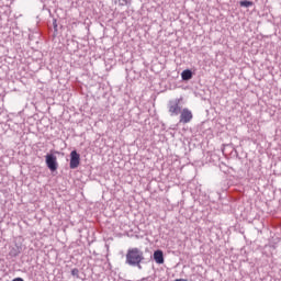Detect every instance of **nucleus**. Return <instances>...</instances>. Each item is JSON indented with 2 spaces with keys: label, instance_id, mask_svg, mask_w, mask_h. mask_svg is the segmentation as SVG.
Segmentation results:
<instances>
[{
  "label": "nucleus",
  "instance_id": "7",
  "mask_svg": "<svg viewBox=\"0 0 281 281\" xmlns=\"http://www.w3.org/2000/svg\"><path fill=\"white\" fill-rule=\"evenodd\" d=\"M154 260L156 265H164L166 262V259L164 258V250L157 249L154 251Z\"/></svg>",
  "mask_w": 281,
  "mask_h": 281
},
{
  "label": "nucleus",
  "instance_id": "6",
  "mask_svg": "<svg viewBox=\"0 0 281 281\" xmlns=\"http://www.w3.org/2000/svg\"><path fill=\"white\" fill-rule=\"evenodd\" d=\"M22 251H23V245L15 243L14 246L9 251V256L11 258H16Z\"/></svg>",
  "mask_w": 281,
  "mask_h": 281
},
{
  "label": "nucleus",
  "instance_id": "10",
  "mask_svg": "<svg viewBox=\"0 0 281 281\" xmlns=\"http://www.w3.org/2000/svg\"><path fill=\"white\" fill-rule=\"evenodd\" d=\"M80 270H78V268H74L71 270V276H74V278H80Z\"/></svg>",
  "mask_w": 281,
  "mask_h": 281
},
{
  "label": "nucleus",
  "instance_id": "4",
  "mask_svg": "<svg viewBox=\"0 0 281 281\" xmlns=\"http://www.w3.org/2000/svg\"><path fill=\"white\" fill-rule=\"evenodd\" d=\"M181 100L177 99L169 102V113L170 115H178L181 113V108L179 106Z\"/></svg>",
  "mask_w": 281,
  "mask_h": 281
},
{
  "label": "nucleus",
  "instance_id": "1",
  "mask_svg": "<svg viewBox=\"0 0 281 281\" xmlns=\"http://www.w3.org/2000/svg\"><path fill=\"white\" fill-rule=\"evenodd\" d=\"M146 260V257L144 256V250H142L138 247H132L128 248L125 255V265L128 267H136L138 271H142L144 267V261Z\"/></svg>",
  "mask_w": 281,
  "mask_h": 281
},
{
  "label": "nucleus",
  "instance_id": "9",
  "mask_svg": "<svg viewBox=\"0 0 281 281\" xmlns=\"http://www.w3.org/2000/svg\"><path fill=\"white\" fill-rule=\"evenodd\" d=\"M239 4L241 5V8H251V5H254V2L244 0V1H240Z\"/></svg>",
  "mask_w": 281,
  "mask_h": 281
},
{
  "label": "nucleus",
  "instance_id": "2",
  "mask_svg": "<svg viewBox=\"0 0 281 281\" xmlns=\"http://www.w3.org/2000/svg\"><path fill=\"white\" fill-rule=\"evenodd\" d=\"M192 111L184 108L180 113V124H190V122H192Z\"/></svg>",
  "mask_w": 281,
  "mask_h": 281
},
{
  "label": "nucleus",
  "instance_id": "5",
  "mask_svg": "<svg viewBox=\"0 0 281 281\" xmlns=\"http://www.w3.org/2000/svg\"><path fill=\"white\" fill-rule=\"evenodd\" d=\"M80 166V154L78 151L72 150L70 153V168L71 170H75V168H78Z\"/></svg>",
  "mask_w": 281,
  "mask_h": 281
},
{
  "label": "nucleus",
  "instance_id": "11",
  "mask_svg": "<svg viewBox=\"0 0 281 281\" xmlns=\"http://www.w3.org/2000/svg\"><path fill=\"white\" fill-rule=\"evenodd\" d=\"M12 281H25V280H23V278H21V277H18V278L13 279Z\"/></svg>",
  "mask_w": 281,
  "mask_h": 281
},
{
  "label": "nucleus",
  "instance_id": "8",
  "mask_svg": "<svg viewBox=\"0 0 281 281\" xmlns=\"http://www.w3.org/2000/svg\"><path fill=\"white\" fill-rule=\"evenodd\" d=\"M182 80H192V70L186 69L181 72Z\"/></svg>",
  "mask_w": 281,
  "mask_h": 281
},
{
  "label": "nucleus",
  "instance_id": "3",
  "mask_svg": "<svg viewBox=\"0 0 281 281\" xmlns=\"http://www.w3.org/2000/svg\"><path fill=\"white\" fill-rule=\"evenodd\" d=\"M46 166L52 170V172L58 170V161L56 156L52 154L46 155Z\"/></svg>",
  "mask_w": 281,
  "mask_h": 281
}]
</instances>
